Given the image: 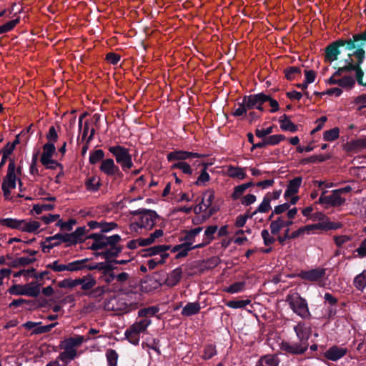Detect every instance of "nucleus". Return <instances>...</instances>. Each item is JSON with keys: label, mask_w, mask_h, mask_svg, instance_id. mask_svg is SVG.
I'll list each match as a JSON object with an SVG mask.
<instances>
[{"label": "nucleus", "mask_w": 366, "mask_h": 366, "mask_svg": "<svg viewBox=\"0 0 366 366\" xmlns=\"http://www.w3.org/2000/svg\"><path fill=\"white\" fill-rule=\"evenodd\" d=\"M285 78L289 81L295 80L297 76H301L302 70L299 66H287L284 69Z\"/></svg>", "instance_id": "32"}, {"label": "nucleus", "mask_w": 366, "mask_h": 366, "mask_svg": "<svg viewBox=\"0 0 366 366\" xmlns=\"http://www.w3.org/2000/svg\"><path fill=\"white\" fill-rule=\"evenodd\" d=\"M348 56L351 61H352V59H351L352 56H353L357 59V62L355 63V65H354L355 68L353 69V71H355V72H356V80H357V83L360 85H363L362 79H363V76H364V72L361 68V64L365 59V56H366L365 51L362 50L361 49H357V50H355L352 54H350Z\"/></svg>", "instance_id": "9"}, {"label": "nucleus", "mask_w": 366, "mask_h": 366, "mask_svg": "<svg viewBox=\"0 0 366 366\" xmlns=\"http://www.w3.org/2000/svg\"><path fill=\"white\" fill-rule=\"evenodd\" d=\"M95 177H92L86 179L85 182V186L87 190L91 192H97L99 189L102 184L99 181L94 184V182H95Z\"/></svg>", "instance_id": "59"}, {"label": "nucleus", "mask_w": 366, "mask_h": 366, "mask_svg": "<svg viewBox=\"0 0 366 366\" xmlns=\"http://www.w3.org/2000/svg\"><path fill=\"white\" fill-rule=\"evenodd\" d=\"M22 224H24V219L19 220L13 218L0 219L1 225L6 226L11 229H16L21 230L22 227Z\"/></svg>", "instance_id": "30"}, {"label": "nucleus", "mask_w": 366, "mask_h": 366, "mask_svg": "<svg viewBox=\"0 0 366 366\" xmlns=\"http://www.w3.org/2000/svg\"><path fill=\"white\" fill-rule=\"evenodd\" d=\"M347 352L346 347L333 345L325 352L324 357L328 360L336 362L345 356Z\"/></svg>", "instance_id": "17"}, {"label": "nucleus", "mask_w": 366, "mask_h": 366, "mask_svg": "<svg viewBox=\"0 0 366 366\" xmlns=\"http://www.w3.org/2000/svg\"><path fill=\"white\" fill-rule=\"evenodd\" d=\"M340 129L338 127H334L331 129L326 130L323 133V139L327 142H332L339 138Z\"/></svg>", "instance_id": "43"}, {"label": "nucleus", "mask_w": 366, "mask_h": 366, "mask_svg": "<svg viewBox=\"0 0 366 366\" xmlns=\"http://www.w3.org/2000/svg\"><path fill=\"white\" fill-rule=\"evenodd\" d=\"M89 258H84L81 259L75 260L71 262L66 264L67 271L69 272H77L84 269V263H87L90 261Z\"/></svg>", "instance_id": "31"}, {"label": "nucleus", "mask_w": 366, "mask_h": 366, "mask_svg": "<svg viewBox=\"0 0 366 366\" xmlns=\"http://www.w3.org/2000/svg\"><path fill=\"white\" fill-rule=\"evenodd\" d=\"M271 201L267 197H264L262 203L252 213L255 215L257 213H266L268 212L271 209Z\"/></svg>", "instance_id": "46"}, {"label": "nucleus", "mask_w": 366, "mask_h": 366, "mask_svg": "<svg viewBox=\"0 0 366 366\" xmlns=\"http://www.w3.org/2000/svg\"><path fill=\"white\" fill-rule=\"evenodd\" d=\"M24 285H13L8 289V292L14 295H24Z\"/></svg>", "instance_id": "63"}, {"label": "nucleus", "mask_w": 366, "mask_h": 366, "mask_svg": "<svg viewBox=\"0 0 366 366\" xmlns=\"http://www.w3.org/2000/svg\"><path fill=\"white\" fill-rule=\"evenodd\" d=\"M86 232V229L85 227H79L71 233L64 234L57 233L54 236L47 237L45 238V242H51L53 239H61L62 242L67 243L68 246L76 244L77 243H82L86 239V238H84Z\"/></svg>", "instance_id": "5"}, {"label": "nucleus", "mask_w": 366, "mask_h": 366, "mask_svg": "<svg viewBox=\"0 0 366 366\" xmlns=\"http://www.w3.org/2000/svg\"><path fill=\"white\" fill-rule=\"evenodd\" d=\"M109 292L110 290L107 285H102L97 287H93V289L90 291L89 295L94 297H100Z\"/></svg>", "instance_id": "53"}, {"label": "nucleus", "mask_w": 366, "mask_h": 366, "mask_svg": "<svg viewBox=\"0 0 366 366\" xmlns=\"http://www.w3.org/2000/svg\"><path fill=\"white\" fill-rule=\"evenodd\" d=\"M124 335L127 340L134 345H138L140 340V335L132 330L130 327L126 330Z\"/></svg>", "instance_id": "37"}, {"label": "nucleus", "mask_w": 366, "mask_h": 366, "mask_svg": "<svg viewBox=\"0 0 366 366\" xmlns=\"http://www.w3.org/2000/svg\"><path fill=\"white\" fill-rule=\"evenodd\" d=\"M251 301L249 300H230L226 303V305L232 309L244 308L249 305Z\"/></svg>", "instance_id": "49"}, {"label": "nucleus", "mask_w": 366, "mask_h": 366, "mask_svg": "<svg viewBox=\"0 0 366 366\" xmlns=\"http://www.w3.org/2000/svg\"><path fill=\"white\" fill-rule=\"evenodd\" d=\"M159 308L157 306H151L140 309L138 311V316L140 317H152L159 312Z\"/></svg>", "instance_id": "45"}, {"label": "nucleus", "mask_w": 366, "mask_h": 366, "mask_svg": "<svg viewBox=\"0 0 366 366\" xmlns=\"http://www.w3.org/2000/svg\"><path fill=\"white\" fill-rule=\"evenodd\" d=\"M117 266L113 265L109 262H105V264L102 269L99 277L98 278L99 281L104 282L109 287L112 282L116 280V272L120 270Z\"/></svg>", "instance_id": "8"}, {"label": "nucleus", "mask_w": 366, "mask_h": 366, "mask_svg": "<svg viewBox=\"0 0 366 366\" xmlns=\"http://www.w3.org/2000/svg\"><path fill=\"white\" fill-rule=\"evenodd\" d=\"M61 348L64 349V351L61 352L57 357L58 360H61L65 363H67L69 360H73L77 356V351L76 349L67 348L66 345L60 344Z\"/></svg>", "instance_id": "24"}, {"label": "nucleus", "mask_w": 366, "mask_h": 366, "mask_svg": "<svg viewBox=\"0 0 366 366\" xmlns=\"http://www.w3.org/2000/svg\"><path fill=\"white\" fill-rule=\"evenodd\" d=\"M291 117L287 114H283L279 118V123L280 129L282 131H289L290 132H296L298 130V126L295 124L291 120Z\"/></svg>", "instance_id": "22"}, {"label": "nucleus", "mask_w": 366, "mask_h": 366, "mask_svg": "<svg viewBox=\"0 0 366 366\" xmlns=\"http://www.w3.org/2000/svg\"><path fill=\"white\" fill-rule=\"evenodd\" d=\"M151 322H152L149 319L144 317L140 321L136 322L135 323L132 325L130 327L132 328V330H136V332L140 335L142 332L146 331L147 328L151 324Z\"/></svg>", "instance_id": "36"}, {"label": "nucleus", "mask_w": 366, "mask_h": 366, "mask_svg": "<svg viewBox=\"0 0 366 366\" xmlns=\"http://www.w3.org/2000/svg\"><path fill=\"white\" fill-rule=\"evenodd\" d=\"M97 285V280L92 274L84 276V283L81 289L84 291H91Z\"/></svg>", "instance_id": "38"}, {"label": "nucleus", "mask_w": 366, "mask_h": 366, "mask_svg": "<svg viewBox=\"0 0 366 366\" xmlns=\"http://www.w3.org/2000/svg\"><path fill=\"white\" fill-rule=\"evenodd\" d=\"M201 309L200 304L198 302L187 303L182 310V315L190 317L199 312Z\"/></svg>", "instance_id": "26"}, {"label": "nucleus", "mask_w": 366, "mask_h": 366, "mask_svg": "<svg viewBox=\"0 0 366 366\" xmlns=\"http://www.w3.org/2000/svg\"><path fill=\"white\" fill-rule=\"evenodd\" d=\"M106 357L109 366H116L117 364L118 354L113 349L107 350Z\"/></svg>", "instance_id": "57"}, {"label": "nucleus", "mask_w": 366, "mask_h": 366, "mask_svg": "<svg viewBox=\"0 0 366 366\" xmlns=\"http://www.w3.org/2000/svg\"><path fill=\"white\" fill-rule=\"evenodd\" d=\"M218 227L217 225H211L207 227L204 231V235L207 241H209V243L214 239V234L217 232Z\"/></svg>", "instance_id": "62"}, {"label": "nucleus", "mask_w": 366, "mask_h": 366, "mask_svg": "<svg viewBox=\"0 0 366 366\" xmlns=\"http://www.w3.org/2000/svg\"><path fill=\"white\" fill-rule=\"evenodd\" d=\"M204 157V154H201L197 152L175 149L167 154V159L170 162L174 161L184 162L186 159L200 158Z\"/></svg>", "instance_id": "10"}, {"label": "nucleus", "mask_w": 366, "mask_h": 366, "mask_svg": "<svg viewBox=\"0 0 366 366\" xmlns=\"http://www.w3.org/2000/svg\"><path fill=\"white\" fill-rule=\"evenodd\" d=\"M42 149L43 152L40 157V162L43 165L56 164V166H59V168H62V164L52 159V157L56 153L55 144L46 143L44 144Z\"/></svg>", "instance_id": "12"}, {"label": "nucleus", "mask_w": 366, "mask_h": 366, "mask_svg": "<svg viewBox=\"0 0 366 366\" xmlns=\"http://www.w3.org/2000/svg\"><path fill=\"white\" fill-rule=\"evenodd\" d=\"M151 322H152L149 319L144 317L140 321L136 322L135 323L132 325L130 327L132 328V330H136V332L140 335L142 332L146 331L147 328L151 324Z\"/></svg>", "instance_id": "34"}, {"label": "nucleus", "mask_w": 366, "mask_h": 366, "mask_svg": "<svg viewBox=\"0 0 366 366\" xmlns=\"http://www.w3.org/2000/svg\"><path fill=\"white\" fill-rule=\"evenodd\" d=\"M207 164H204L203 168L201 169L200 174L197 177V180L194 182V184L197 186L204 185L206 182H208L210 179V176L207 172Z\"/></svg>", "instance_id": "41"}, {"label": "nucleus", "mask_w": 366, "mask_h": 366, "mask_svg": "<svg viewBox=\"0 0 366 366\" xmlns=\"http://www.w3.org/2000/svg\"><path fill=\"white\" fill-rule=\"evenodd\" d=\"M302 182V178L301 177H297L290 180L284 194L285 198L287 199L288 197L297 194L299 192Z\"/></svg>", "instance_id": "21"}, {"label": "nucleus", "mask_w": 366, "mask_h": 366, "mask_svg": "<svg viewBox=\"0 0 366 366\" xmlns=\"http://www.w3.org/2000/svg\"><path fill=\"white\" fill-rule=\"evenodd\" d=\"M169 256V254H163L160 258H153L148 260V268L149 269H154L158 264H164Z\"/></svg>", "instance_id": "50"}, {"label": "nucleus", "mask_w": 366, "mask_h": 366, "mask_svg": "<svg viewBox=\"0 0 366 366\" xmlns=\"http://www.w3.org/2000/svg\"><path fill=\"white\" fill-rule=\"evenodd\" d=\"M123 247L121 245H114L110 247L104 251L105 262H112L122 252Z\"/></svg>", "instance_id": "27"}, {"label": "nucleus", "mask_w": 366, "mask_h": 366, "mask_svg": "<svg viewBox=\"0 0 366 366\" xmlns=\"http://www.w3.org/2000/svg\"><path fill=\"white\" fill-rule=\"evenodd\" d=\"M48 140L46 144H54L57 142L59 135L54 126H51L49 129V132L46 135Z\"/></svg>", "instance_id": "60"}, {"label": "nucleus", "mask_w": 366, "mask_h": 366, "mask_svg": "<svg viewBox=\"0 0 366 366\" xmlns=\"http://www.w3.org/2000/svg\"><path fill=\"white\" fill-rule=\"evenodd\" d=\"M267 99H269L267 97V94H264V92L249 95H244L242 97L244 104L246 107V108L248 109L249 111L254 109L259 102Z\"/></svg>", "instance_id": "16"}, {"label": "nucleus", "mask_w": 366, "mask_h": 366, "mask_svg": "<svg viewBox=\"0 0 366 366\" xmlns=\"http://www.w3.org/2000/svg\"><path fill=\"white\" fill-rule=\"evenodd\" d=\"M286 301L294 313L302 319H310L311 314L307 302L299 293L287 295Z\"/></svg>", "instance_id": "2"}, {"label": "nucleus", "mask_w": 366, "mask_h": 366, "mask_svg": "<svg viewBox=\"0 0 366 366\" xmlns=\"http://www.w3.org/2000/svg\"><path fill=\"white\" fill-rule=\"evenodd\" d=\"M246 188L243 184L236 186L234 188V191L231 195L233 200L239 199L246 191Z\"/></svg>", "instance_id": "64"}, {"label": "nucleus", "mask_w": 366, "mask_h": 366, "mask_svg": "<svg viewBox=\"0 0 366 366\" xmlns=\"http://www.w3.org/2000/svg\"><path fill=\"white\" fill-rule=\"evenodd\" d=\"M294 331L297 335L299 342L309 347L308 340L310 337V328L305 327V323L300 322L294 327Z\"/></svg>", "instance_id": "18"}, {"label": "nucleus", "mask_w": 366, "mask_h": 366, "mask_svg": "<svg viewBox=\"0 0 366 366\" xmlns=\"http://www.w3.org/2000/svg\"><path fill=\"white\" fill-rule=\"evenodd\" d=\"M104 152L102 149H96L90 152L89 162L91 164H96L104 160Z\"/></svg>", "instance_id": "40"}, {"label": "nucleus", "mask_w": 366, "mask_h": 366, "mask_svg": "<svg viewBox=\"0 0 366 366\" xmlns=\"http://www.w3.org/2000/svg\"><path fill=\"white\" fill-rule=\"evenodd\" d=\"M85 341V338L81 335H75L61 341V343L66 345L67 348L75 349V347L80 346Z\"/></svg>", "instance_id": "29"}, {"label": "nucleus", "mask_w": 366, "mask_h": 366, "mask_svg": "<svg viewBox=\"0 0 366 366\" xmlns=\"http://www.w3.org/2000/svg\"><path fill=\"white\" fill-rule=\"evenodd\" d=\"M202 358L204 360H209L217 355L216 346L214 344L206 345L203 351Z\"/></svg>", "instance_id": "51"}, {"label": "nucleus", "mask_w": 366, "mask_h": 366, "mask_svg": "<svg viewBox=\"0 0 366 366\" xmlns=\"http://www.w3.org/2000/svg\"><path fill=\"white\" fill-rule=\"evenodd\" d=\"M109 151L115 158L116 162L121 166L123 172H128L134 166L129 149L121 145L109 147Z\"/></svg>", "instance_id": "3"}, {"label": "nucleus", "mask_w": 366, "mask_h": 366, "mask_svg": "<svg viewBox=\"0 0 366 366\" xmlns=\"http://www.w3.org/2000/svg\"><path fill=\"white\" fill-rule=\"evenodd\" d=\"M17 177L16 174V164L14 159H9V163L7 168L6 176L3 178L1 186L16 188Z\"/></svg>", "instance_id": "13"}, {"label": "nucleus", "mask_w": 366, "mask_h": 366, "mask_svg": "<svg viewBox=\"0 0 366 366\" xmlns=\"http://www.w3.org/2000/svg\"><path fill=\"white\" fill-rule=\"evenodd\" d=\"M342 227L341 223L334 222H320L317 224H308L299 228L298 229L292 232V237L297 238L304 234H310L315 233V230H336Z\"/></svg>", "instance_id": "4"}, {"label": "nucleus", "mask_w": 366, "mask_h": 366, "mask_svg": "<svg viewBox=\"0 0 366 366\" xmlns=\"http://www.w3.org/2000/svg\"><path fill=\"white\" fill-rule=\"evenodd\" d=\"M86 239H91L94 240V242L89 247V249L93 251H97L99 249H104L107 247L106 240L104 239V234L102 233H92L88 235Z\"/></svg>", "instance_id": "20"}, {"label": "nucleus", "mask_w": 366, "mask_h": 366, "mask_svg": "<svg viewBox=\"0 0 366 366\" xmlns=\"http://www.w3.org/2000/svg\"><path fill=\"white\" fill-rule=\"evenodd\" d=\"M170 249H171V245H166V244L155 245V246L142 249V256L143 257H152V256L159 254L160 257H162V255L163 254H168L167 252V251Z\"/></svg>", "instance_id": "19"}, {"label": "nucleus", "mask_w": 366, "mask_h": 366, "mask_svg": "<svg viewBox=\"0 0 366 366\" xmlns=\"http://www.w3.org/2000/svg\"><path fill=\"white\" fill-rule=\"evenodd\" d=\"M350 149L361 150L366 148V137L352 140L349 143Z\"/></svg>", "instance_id": "47"}, {"label": "nucleus", "mask_w": 366, "mask_h": 366, "mask_svg": "<svg viewBox=\"0 0 366 366\" xmlns=\"http://www.w3.org/2000/svg\"><path fill=\"white\" fill-rule=\"evenodd\" d=\"M286 139L285 136L283 134H274L268 136L264 138L267 146L268 145H277L281 141H283Z\"/></svg>", "instance_id": "56"}, {"label": "nucleus", "mask_w": 366, "mask_h": 366, "mask_svg": "<svg viewBox=\"0 0 366 366\" xmlns=\"http://www.w3.org/2000/svg\"><path fill=\"white\" fill-rule=\"evenodd\" d=\"M327 192V190L322 192L317 203L325 204V208L328 206L333 207H340L345 204V199L340 196L335 189L332 191V194L330 195H325Z\"/></svg>", "instance_id": "7"}, {"label": "nucleus", "mask_w": 366, "mask_h": 366, "mask_svg": "<svg viewBox=\"0 0 366 366\" xmlns=\"http://www.w3.org/2000/svg\"><path fill=\"white\" fill-rule=\"evenodd\" d=\"M117 167V165L114 160L112 158H107L101 162L99 170L107 177H110Z\"/></svg>", "instance_id": "25"}, {"label": "nucleus", "mask_w": 366, "mask_h": 366, "mask_svg": "<svg viewBox=\"0 0 366 366\" xmlns=\"http://www.w3.org/2000/svg\"><path fill=\"white\" fill-rule=\"evenodd\" d=\"M345 46L347 50H357V46L354 38L347 40L338 39L326 46L325 49V59L326 61L332 62L337 59L340 54V47Z\"/></svg>", "instance_id": "1"}, {"label": "nucleus", "mask_w": 366, "mask_h": 366, "mask_svg": "<svg viewBox=\"0 0 366 366\" xmlns=\"http://www.w3.org/2000/svg\"><path fill=\"white\" fill-rule=\"evenodd\" d=\"M54 209V204H34L33 210L36 214H40L43 211H51Z\"/></svg>", "instance_id": "61"}, {"label": "nucleus", "mask_w": 366, "mask_h": 366, "mask_svg": "<svg viewBox=\"0 0 366 366\" xmlns=\"http://www.w3.org/2000/svg\"><path fill=\"white\" fill-rule=\"evenodd\" d=\"M132 216H139L140 227L147 230H151L157 224V220L160 219L158 214L152 209L140 208L130 211Z\"/></svg>", "instance_id": "6"}, {"label": "nucleus", "mask_w": 366, "mask_h": 366, "mask_svg": "<svg viewBox=\"0 0 366 366\" xmlns=\"http://www.w3.org/2000/svg\"><path fill=\"white\" fill-rule=\"evenodd\" d=\"M245 285V282H237L230 285L224 290L230 294L237 293L244 290Z\"/></svg>", "instance_id": "52"}, {"label": "nucleus", "mask_w": 366, "mask_h": 366, "mask_svg": "<svg viewBox=\"0 0 366 366\" xmlns=\"http://www.w3.org/2000/svg\"><path fill=\"white\" fill-rule=\"evenodd\" d=\"M19 21L20 18L18 17L0 26V34L7 33L14 29V28L19 23Z\"/></svg>", "instance_id": "55"}, {"label": "nucleus", "mask_w": 366, "mask_h": 366, "mask_svg": "<svg viewBox=\"0 0 366 366\" xmlns=\"http://www.w3.org/2000/svg\"><path fill=\"white\" fill-rule=\"evenodd\" d=\"M339 86L342 88H352L355 84V79L351 76H345L342 79H338Z\"/></svg>", "instance_id": "58"}, {"label": "nucleus", "mask_w": 366, "mask_h": 366, "mask_svg": "<svg viewBox=\"0 0 366 366\" xmlns=\"http://www.w3.org/2000/svg\"><path fill=\"white\" fill-rule=\"evenodd\" d=\"M42 284H37V282H31L24 285V295L32 297H37L40 294V289Z\"/></svg>", "instance_id": "28"}, {"label": "nucleus", "mask_w": 366, "mask_h": 366, "mask_svg": "<svg viewBox=\"0 0 366 366\" xmlns=\"http://www.w3.org/2000/svg\"><path fill=\"white\" fill-rule=\"evenodd\" d=\"M151 322H152L149 319L144 317L140 321L136 322L135 323L132 325L130 327L132 328V330H136V332L140 335L142 332L146 331L147 328L151 324Z\"/></svg>", "instance_id": "33"}, {"label": "nucleus", "mask_w": 366, "mask_h": 366, "mask_svg": "<svg viewBox=\"0 0 366 366\" xmlns=\"http://www.w3.org/2000/svg\"><path fill=\"white\" fill-rule=\"evenodd\" d=\"M151 322H152L149 319L144 317L140 321L136 322L135 323L132 325L130 327L132 328V330H136V332L140 335L142 332L146 331L147 328L151 324Z\"/></svg>", "instance_id": "35"}, {"label": "nucleus", "mask_w": 366, "mask_h": 366, "mask_svg": "<svg viewBox=\"0 0 366 366\" xmlns=\"http://www.w3.org/2000/svg\"><path fill=\"white\" fill-rule=\"evenodd\" d=\"M228 175L232 178H237L239 179H244L246 178L247 174L244 172V169L240 167H235L230 166L228 169Z\"/></svg>", "instance_id": "42"}, {"label": "nucleus", "mask_w": 366, "mask_h": 366, "mask_svg": "<svg viewBox=\"0 0 366 366\" xmlns=\"http://www.w3.org/2000/svg\"><path fill=\"white\" fill-rule=\"evenodd\" d=\"M202 230V227H198L189 231H186L185 236L182 237L181 239L187 242H194L196 236H197Z\"/></svg>", "instance_id": "54"}, {"label": "nucleus", "mask_w": 366, "mask_h": 366, "mask_svg": "<svg viewBox=\"0 0 366 366\" xmlns=\"http://www.w3.org/2000/svg\"><path fill=\"white\" fill-rule=\"evenodd\" d=\"M180 169L184 174L187 175H192L194 170L192 169L189 164L186 162H177L171 166V169Z\"/></svg>", "instance_id": "39"}, {"label": "nucleus", "mask_w": 366, "mask_h": 366, "mask_svg": "<svg viewBox=\"0 0 366 366\" xmlns=\"http://www.w3.org/2000/svg\"><path fill=\"white\" fill-rule=\"evenodd\" d=\"M182 277V269L180 267L173 269L165 280V284L169 287L176 286L181 280Z\"/></svg>", "instance_id": "23"}, {"label": "nucleus", "mask_w": 366, "mask_h": 366, "mask_svg": "<svg viewBox=\"0 0 366 366\" xmlns=\"http://www.w3.org/2000/svg\"><path fill=\"white\" fill-rule=\"evenodd\" d=\"M39 227L40 223L37 221H31L27 222L24 219V224H22L21 230L26 232H34L39 228Z\"/></svg>", "instance_id": "48"}, {"label": "nucleus", "mask_w": 366, "mask_h": 366, "mask_svg": "<svg viewBox=\"0 0 366 366\" xmlns=\"http://www.w3.org/2000/svg\"><path fill=\"white\" fill-rule=\"evenodd\" d=\"M41 322H34L28 321L22 325V327L26 330L34 329L31 335H41L49 332L55 326L58 325V322H54L47 325L41 326Z\"/></svg>", "instance_id": "15"}, {"label": "nucleus", "mask_w": 366, "mask_h": 366, "mask_svg": "<svg viewBox=\"0 0 366 366\" xmlns=\"http://www.w3.org/2000/svg\"><path fill=\"white\" fill-rule=\"evenodd\" d=\"M280 350L287 354L292 355H300L304 354L308 349L305 345L301 342H290L287 341H282L280 345Z\"/></svg>", "instance_id": "11"}, {"label": "nucleus", "mask_w": 366, "mask_h": 366, "mask_svg": "<svg viewBox=\"0 0 366 366\" xmlns=\"http://www.w3.org/2000/svg\"><path fill=\"white\" fill-rule=\"evenodd\" d=\"M326 274V269L325 268H315L310 270H302L299 274L298 277L302 280H307L310 282H317L321 280Z\"/></svg>", "instance_id": "14"}, {"label": "nucleus", "mask_w": 366, "mask_h": 366, "mask_svg": "<svg viewBox=\"0 0 366 366\" xmlns=\"http://www.w3.org/2000/svg\"><path fill=\"white\" fill-rule=\"evenodd\" d=\"M353 284L358 290L362 291L366 287V271L357 274L354 279Z\"/></svg>", "instance_id": "44"}]
</instances>
